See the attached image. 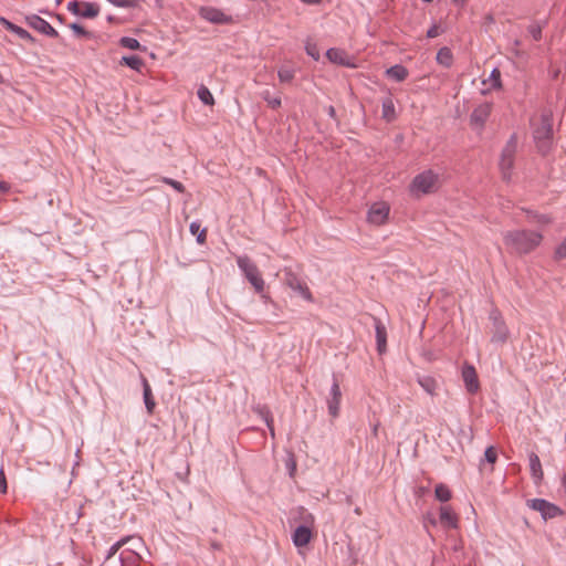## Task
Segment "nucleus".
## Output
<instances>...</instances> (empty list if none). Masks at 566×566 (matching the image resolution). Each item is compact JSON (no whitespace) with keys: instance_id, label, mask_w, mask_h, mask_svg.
Listing matches in <instances>:
<instances>
[{"instance_id":"obj_1","label":"nucleus","mask_w":566,"mask_h":566,"mask_svg":"<svg viewBox=\"0 0 566 566\" xmlns=\"http://www.w3.org/2000/svg\"><path fill=\"white\" fill-rule=\"evenodd\" d=\"M503 240L513 253L527 254L541 244L543 235L531 230H514L505 232Z\"/></svg>"},{"instance_id":"obj_2","label":"nucleus","mask_w":566,"mask_h":566,"mask_svg":"<svg viewBox=\"0 0 566 566\" xmlns=\"http://www.w3.org/2000/svg\"><path fill=\"white\" fill-rule=\"evenodd\" d=\"M533 137L537 147V150L542 155H546L552 147L553 139V118L549 112H544L541 115V123L534 129Z\"/></svg>"},{"instance_id":"obj_3","label":"nucleus","mask_w":566,"mask_h":566,"mask_svg":"<svg viewBox=\"0 0 566 566\" xmlns=\"http://www.w3.org/2000/svg\"><path fill=\"white\" fill-rule=\"evenodd\" d=\"M517 150V136L513 134L506 142L501 153L500 170L504 181H510L512 177V170L514 167L515 154Z\"/></svg>"},{"instance_id":"obj_4","label":"nucleus","mask_w":566,"mask_h":566,"mask_svg":"<svg viewBox=\"0 0 566 566\" xmlns=\"http://www.w3.org/2000/svg\"><path fill=\"white\" fill-rule=\"evenodd\" d=\"M237 264L243 272L245 279L251 283L256 293H262L264 290V281L260 274L256 264L247 255L237 258Z\"/></svg>"},{"instance_id":"obj_5","label":"nucleus","mask_w":566,"mask_h":566,"mask_svg":"<svg viewBox=\"0 0 566 566\" xmlns=\"http://www.w3.org/2000/svg\"><path fill=\"white\" fill-rule=\"evenodd\" d=\"M438 175L432 170L417 175L411 182V190L421 193H430L437 189Z\"/></svg>"},{"instance_id":"obj_6","label":"nucleus","mask_w":566,"mask_h":566,"mask_svg":"<svg viewBox=\"0 0 566 566\" xmlns=\"http://www.w3.org/2000/svg\"><path fill=\"white\" fill-rule=\"evenodd\" d=\"M67 10L74 15L94 19L99 13V6L95 2L71 1L67 3Z\"/></svg>"},{"instance_id":"obj_7","label":"nucleus","mask_w":566,"mask_h":566,"mask_svg":"<svg viewBox=\"0 0 566 566\" xmlns=\"http://www.w3.org/2000/svg\"><path fill=\"white\" fill-rule=\"evenodd\" d=\"M283 274V281L290 289L297 292L305 300L312 301V293L310 289L305 282H303L302 279H300L298 275L292 271V269L285 268Z\"/></svg>"},{"instance_id":"obj_8","label":"nucleus","mask_w":566,"mask_h":566,"mask_svg":"<svg viewBox=\"0 0 566 566\" xmlns=\"http://www.w3.org/2000/svg\"><path fill=\"white\" fill-rule=\"evenodd\" d=\"M25 23L33 30L49 36L59 38V32L44 19L38 14H29L24 18Z\"/></svg>"},{"instance_id":"obj_9","label":"nucleus","mask_w":566,"mask_h":566,"mask_svg":"<svg viewBox=\"0 0 566 566\" xmlns=\"http://www.w3.org/2000/svg\"><path fill=\"white\" fill-rule=\"evenodd\" d=\"M490 319L492 321V338L493 343H504L507 338V327L501 317L499 311L494 310L490 313Z\"/></svg>"},{"instance_id":"obj_10","label":"nucleus","mask_w":566,"mask_h":566,"mask_svg":"<svg viewBox=\"0 0 566 566\" xmlns=\"http://www.w3.org/2000/svg\"><path fill=\"white\" fill-rule=\"evenodd\" d=\"M530 506L533 510L538 511L544 520L553 518L563 514V511L558 506L543 499L531 500Z\"/></svg>"},{"instance_id":"obj_11","label":"nucleus","mask_w":566,"mask_h":566,"mask_svg":"<svg viewBox=\"0 0 566 566\" xmlns=\"http://www.w3.org/2000/svg\"><path fill=\"white\" fill-rule=\"evenodd\" d=\"M389 207L385 202L374 203L367 214V220L376 226L385 223L388 218Z\"/></svg>"},{"instance_id":"obj_12","label":"nucleus","mask_w":566,"mask_h":566,"mask_svg":"<svg viewBox=\"0 0 566 566\" xmlns=\"http://www.w3.org/2000/svg\"><path fill=\"white\" fill-rule=\"evenodd\" d=\"M342 391L339 388L338 380L334 377L333 385L331 387L329 398H327L328 413L336 418L339 415Z\"/></svg>"},{"instance_id":"obj_13","label":"nucleus","mask_w":566,"mask_h":566,"mask_svg":"<svg viewBox=\"0 0 566 566\" xmlns=\"http://www.w3.org/2000/svg\"><path fill=\"white\" fill-rule=\"evenodd\" d=\"M491 111H492L491 103L480 104L479 106H476L473 109V112L470 116L471 124L475 125L478 127H483L491 114Z\"/></svg>"},{"instance_id":"obj_14","label":"nucleus","mask_w":566,"mask_h":566,"mask_svg":"<svg viewBox=\"0 0 566 566\" xmlns=\"http://www.w3.org/2000/svg\"><path fill=\"white\" fill-rule=\"evenodd\" d=\"M462 378L469 392L474 394L479 390L480 384L478 375L475 368L472 365L465 364L463 366Z\"/></svg>"},{"instance_id":"obj_15","label":"nucleus","mask_w":566,"mask_h":566,"mask_svg":"<svg viewBox=\"0 0 566 566\" xmlns=\"http://www.w3.org/2000/svg\"><path fill=\"white\" fill-rule=\"evenodd\" d=\"M200 14L205 20L217 24H227L231 21V17L224 14L221 10L216 8H201Z\"/></svg>"},{"instance_id":"obj_16","label":"nucleus","mask_w":566,"mask_h":566,"mask_svg":"<svg viewBox=\"0 0 566 566\" xmlns=\"http://www.w3.org/2000/svg\"><path fill=\"white\" fill-rule=\"evenodd\" d=\"M0 23L10 32L17 34L20 39L24 40V41H28L30 43H35V38L30 33L28 32L27 30H24L23 28L12 23L11 21H9L8 19L3 18V17H0Z\"/></svg>"},{"instance_id":"obj_17","label":"nucleus","mask_w":566,"mask_h":566,"mask_svg":"<svg viewBox=\"0 0 566 566\" xmlns=\"http://www.w3.org/2000/svg\"><path fill=\"white\" fill-rule=\"evenodd\" d=\"M440 523L443 527L458 528L459 518L451 506L443 505L440 507Z\"/></svg>"},{"instance_id":"obj_18","label":"nucleus","mask_w":566,"mask_h":566,"mask_svg":"<svg viewBox=\"0 0 566 566\" xmlns=\"http://www.w3.org/2000/svg\"><path fill=\"white\" fill-rule=\"evenodd\" d=\"M373 321L375 323L377 349L379 354H382L387 347V331L385 325L378 317L373 316Z\"/></svg>"},{"instance_id":"obj_19","label":"nucleus","mask_w":566,"mask_h":566,"mask_svg":"<svg viewBox=\"0 0 566 566\" xmlns=\"http://www.w3.org/2000/svg\"><path fill=\"white\" fill-rule=\"evenodd\" d=\"M292 538L295 546L303 547L310 543L312 531L305 525H300L295 528Z\"/></svg>"},{"instance_id":"obj_20","label":"nucleus","mask_w":566,"mask_h":566,"mask_svg":"<svg viewBox=\"0 0 566 566\" xmlns=\"http://www.w3.org/2000/svg\"><path fill=\"white\" fill-rule=\"evenodd\" d=\"M326 56L332 63L343 66L352 65L349 55L344 50L336 48L328 49L326 52Z\"/></svg>"},{"instance_id":"obj_21","label":"nucleus","mask_w":566,"mask_h":566,"mask_svg":"<svg viewBox=\"0 0 566 566\" xmlns=\"http://www.w3.org/2000/svg\"><path fill=\"white\" fill-rule=\"evenodd\" d=\"M530 469L535 483H539L543 480V469L541 460L535 452H531L530 457Z\"/></svg>"},{"instance_id":"obj_22","label":"nucleus","mask_w":566,"mask_h":566,"mask_svg":"<svg viewBox=\"0 0 566 566\" xmlns=\"http://www.w3.org/2000/svg\"><path fill=\"white\" fill-rule=\"evenodd\" d=\"M143 396H144V402L147 409V412L151 415L154 412V409L156 407V402L151 392L150 385L148 380L143 376Z\"/></svg>"},{"instance_id":"obj_23","label":"nucleus","mask_w":566,"mask_h":566,"mask_svg":"<svg viewBox=\"0 0 566 566\" xmlns=\"http://www.w3.org/2000/svg\"><path fill=\"white\" fill-rule=\"evenodd\" d=\"M381 107H382V118L386 122L390 123L396 119V109H395V104H394L391 97L384 98L382 103H381Z\"/></svg>"},{"instance_id":"obj_24","label":"nucleus","mask_w":566,"mask_h":566,"mask_svg":"<svg viewBox=\"0 0 566 566\" xmlns=\"http://www.w3.org/2000/svg\"><path fill=\"white\" fill-rule=\"evenodd\" d=\"M388 77L395 80L396 82H402L408 76V70L400 64H396L387 70Z\"/></svg>"},{"instance_id":"obj_25","label":"nucleus","mask_w":566,"mask_h":566,"mask_svg":"<svg viewBox=\"0 0 566 566\" xmlns=\"http://www.w3.org/2000/svg\"><path fill=\"white\" fill-rule=\"evenodd\" d=\"M418 384L421 388L431 396L436 395L438 388L437 380L431 376H422L418 378Z\"/></svg>"},{"instance_id":"obj_26","label":"nucleus","mask_w":566,"mask_h":566,"mask_svg":"<svg viewBox=\"0 0 566 566\" xmlns=\"http://www.w3.org/2000/svg\"><path fill=\"white\" fill-rule=\"evenodd\" d=\"M120 65H126L135 71H140L145 65L144 60L138 55L123 56L119 61Z\"/></svg>"},{"instance_id":"obj_27","label":"nucleus","mask_w":566,"mask_h":566,"mask_svg":"<svg viewBox=\"0 0 566 566\" xmlns=\"http://www.w3.org/2000/svg\"><path fill=\"white\" fill-rule=\"evenodd\" d=\"M437 62L444 67H450L452 65L453 54L448 46H443L438 51Z\"/></svg>"},{"instance_id":"obj_28","label":"nucleus","mask_w":566,"mask_h":566,"mask_svg":"<svg viewBox=\"0 0 566 566\" xmlns=\"http://www.w3.org/2000/svg\"><path fill=\"white\" fill-rule=\"evenodd\" d=\"M434 495L440 502H448L452 496L450 489L443 483L436 485Z\"/></svg>"},{"instance_id":"obj_29","label":"nucleus","mask_w":566,"mask_h":566,"mask_svg":"<svg viewBox=\"0 0 566 566\" xmlns=\"http://www.w3.org/2000/svg\"><path fill=\"white\" fill-rule=\"evenodd\" d=\"M277 76L281 83H291L295 76V71L289 66H281L277 71Z\"/></svg>"},{"instance_id":"obj_30","label":"nucleus","mask_w":566,"mask_h":566,"mask_svg":"<svg viewBox=\"0 0 566 566\" xmlns=\"http://www.w3.org/2000/svg\"><path fill=\"white\" fill-rule=\"evenodd\" d=\"M197 95L205 105L212 106L214 104V98L207 86L200 85Z\"/></svg>"},{"instance_id":"obj_31","label":"nucleus","mask_w":566,"mask_h":566,"mask_svg":"<svg viewBox=\"0 0 566 566\" xmlns=\"http://www.w3.org/2000/svg\"><path fill=\"white\" fill-rule=\"evenodd\" d=\"M138 559L139 556L134 551L123 552L120 554V560L124 566H132L133 564H136Z\"/></svg>"},{"instance_id":"obj_32","label":"nucleus","mask_w":566,"mask_h":566,"mask_svg":"<svg viewBox=\"0 0 566 566\" xmlns=\"http://www.w3.org/2000/svg\"><path fill=\"white\" fill-rule=\"evenodd\" d=\"M261 96L272 109L281 107V97H272L270 91L262 92Z\"/></svg>"},{"instance_id":"obj_33","label":"nucleus","mask_w":566,"mask_h":566,"mask_svg":"<svg viewBox=\"0 0 566 566\" xmlns=\"http://www.w3.org/2000/svg\"><path fill=\"white\" fill-rule=\"evenodd\" d=\"M190 232L192 234L197 235L198 243H205L206 237H207V231H206V229H200V224L199 223L192 222L190 224Z\"/></svg>"},{"instance_id":"obj_34","label":"nucleus","mask_w":566,"mask_h":566,"mask_svg":"<svg viewBox=\"0 0 566 566\" xmlns=\"http://www.w3.org/2000/svg\"><path fill=\"white\" fill-rule=\"evenodd\" d=\"M119 43L123 48L129 49V50H139L142 48L138 40L129 36H123L119 40Z\"/></svg>"},{"instance_id":"obj_35","label":"nucleus","mask_w":566,"mask_h":566,"mask_svg":"<svg viewBox=\"0 0 566 566\" xmlns=\"http://www.w3.org/2000/svg\"><path fill=\"white\" fill-rule=\"evenodd\" d=\"M254 411L266 422H273V417L266 406H258Z\"/></svg>"},{"instance_id":"obj_36","label":"nucleus","mask_w":566,"mask_h":566,"mask_svg":"<svg viewBox=\"0 0 566 566\" xmlns=\"http://www.w3.org/2000/svg\"><path fill=\"white\" fill-rule=\"evenodd\" d=\"M70 29L74 32V34L78 38H91L92 33L85 30L81 24L78 23H71Z\"/></svg>"},{"instance_id":"obj_37","label":"nucleus","mask_w":566,"mask_h":566,"mask_svg":"<svg viewBox=\"0 0 566 566\" xmlns=\"http://www.w3.org/2000/svg\"><path fill=\"white\" fill-rule=\"evenodd\" d=\"M484 459L488 463L493 465L497 460V452L496 449L493 446H490L486 448L484 452Z\"/></svg>"},{"instance_id":"obj_38","label":"nucleus","mask_w":566,"mask_h":566,"mask_svg":"<svg viewBox=\"0 0 566 566\" xmlns=\"http://www.w3.org/2000/svg\"><path fill=\"white\" fill-rule=\"evenodd\" d=\"M161 181L166 185L171 186L175 190H177L180 193H184L186 191L185 186L180 181H177L168 177H164Z\"/></svg>"},{"instance_id":"obj_39","label":"nucleus","mask_w":566,"mask_h":566,"mask_svg":"<svg viewBox=\"0 0 566 566\" xmlns=\"http://www.w3.org/2000/svg\"><path fill=\"white\" fill-rule=\"evenodd\" d=\"M305 50H306V53L311 57H313L315 61L319 60L321 55H319V50H318L317 44L307 42L306 46H305Z\"/></svg>"},{"instance_id":"obj_40","label":"nucleus","mask_w":566,"mask_h":566,"mask_svg":"<svg viewBox=\"0 0 566 566\" xmlns=\"http://www.w3.org/2000/svg\"><path fill=\"white\" fill-rule=\"evenodd\" d=\"M554 258L556 260H563L566 258V238L563 240V242L556 248Z\"/></svg>"},{"instance_id":"obj_41","label":"nucleus","mask_w":566,"mask_h":566,"mask_svg":"<svg viewBox=\"0 0 566 566\" xmlns=\"http://www.w3.org/2000/svg\"><path fill=\"white\" fill-rule=\"evenodd\" d=\"M130 538L129 537H126V538H122L120 541L116 542L109 549V553H108V558L113 555H115L117 553V551L124 546Z\"/></svg>"},{"instance_id":"obj_42","label":"nucleus","mask_w":566,"mask_h":566,"mask_svg":"<svg viewBox=\"0 0 566 566\" xmlns=\"http://www.w3.org/2000/svg\"><path fill=\"white\" fill-rule=\"evenodd\" d=\"M491 80L493 81L492 86L494 88L501 87V73H500V71L497 69H494L491 72Z\"/></svg>"},{"instance_id":"obj_43","label":"nucleus","mask_w":566,"mask_h":566,"mask_svg":"<svg viewBox=\"0 0 566 566\" xmlns=\"http://www.w3.org/2000/svg\"><path fill=\"white\" fill-rule=\"evenodd\" d=\"M7 489H8L7 478H6V474H4V470L1 468L0 469V493L1 494L7 493Z\"/></svg>"},{"instance_id":"obj_44","label":"nucleus","mask_w":566,"mask_h":566,"mask_svg":"<svg viewBox=\"0 0 566 566\" xmlns=\"http://www.w3.org/2000/svg\"><path fill=\"white\" fill-rule=\"evenodd\" d=\"M530 33L532 34V36H533V39H534L535 41H539V40H541V38H542V30H541V28H539V27H534V25H532V27L530 28Z\"/></svg>"},{"instance_id":"obj_45","label":"nucleus","mask_w":566,"mask_h":566,"mask_svg":"<svg viewBox=\"0 0 566 566\" xmlns=\"http://www.w3.org/2000/svg\"><path fill=\"white\" fill-rule=\"evenodd\" d=\"M533 221L538 222V223L547 224V223L551 222V218L545 216V214H534L533 216Z\"/></svg>"},{"instance_id":"obj_46","label":"nucleus","mask_w":566,"mask_h":566,"mask_svg":"<svg viewBox=\"0 0 566 566\" xmlns=\"http://www.w3.org/2000/svg\"><path fill=\"white\" fill-rule=\"evenodd\" d=\"M439 27L438 25H432L428 31H427V36L432 39V38H436L439 35Z\"/></svg>"},{"instance_id":"obj_47","label":"nucleus","mask_w":566,"mask_h":566,"mask_svg":"<svg viewBox=\"0 0 566 566\" xmlns=\"http://www.w3.org/2000/svg\"><path fill=\"white\" fill-rule=\"evenodd\" d=\"M10 190V185L6 181H0V191L8 192Z\"/></svg>"},{"instance_id":"obj_48","label":"nucleus","mask_w":566,"mask_h":566,"mask_svg":"<svg viewBox=\"0 0 566 566\" xmlns=\"http://www.w3.org/2000/svg\"><path fill=\"white\" fill-rule=\"evenodd\" d=\"M266 427L269 428L270 430V434L272 438H274L275 436V432H274V427H273V422H266Z\"/></svg>"},{"instance_id":"obj_49","label":"nucleus","mask_w":566,"mask_h":566,"mask_svg":"<svg viewBox=\"0 0 566 566\" xmlns=\"http://www.w3.org/2000/svg\"><path fill=\"white\" fill-rule=\"evenodd\" d=\"M301 1L306 4H318L322 2V0H301Z\"/></svg>"},{"instance_id":"obj_50","label":"nucleus","mask_w":566,"mask_h":566,"mask_svg":"<svg viewBox=\"0 0 566 566\" xmlns=\"http://www.w3.org/2000/svg\"><path fill=\"white\" fill-rule=\"evenodd\" d=\"M328 115H329L331 117H335V115H336V111H335V108H334L333 106H329V107H328Z\"/></svg>"},{"instance_id":"obj_51","label":"nucleus","mask_w":566,"mask_h":566,"mask_svg":"<svg viewBox=\"0 0 566 566\" xmlns=\"http://www.w3.org/2000/svg\"><path fill=\"white\" fill-rule=\"evenodd\" d=\"M562 484H563V486L565 489V492H566V473L562 478Z\"/></svg>"},{"instance_id":"obj_52","label":"nucleus","mask_w":566,"mask_h":566,"mask_svg":"<svg viewBox=\"0 0 566 566\" xmlns=\"http://www.w3.org/2000/svg\"><path fill=\"white\" fill-rule=\"evenodd\" d=\"M454 3L463 6L465 3V0H452Z\"/></svg>"},{"instance_id":"obj_53","label":"nucleus","mask_w":566,"mask_h":566,"mask_svg":"<svg viewBox=\"0 0 566 566\" xmlns=\"http://www.w3.org/2000/svg\"><path fill=\"white\" fill-rule=\"evenodd\" d=\"M114 20H115V18H114L113 15H108V17H107V21H108V22H114Z\"/></svg>"},{"instance_id":"obj_54","label":"nucleus","mask_w":566,"mask_h":566,"mask_svg":"<svg viewBox=\"0 0 566 566\" xmlns=\"http://www.w3.org/2000/svg\"><path fill=\"white\" fill-rule=\"evenodd\" d=\"M355 513H356L357 515H360V514H361L360 509H359V507L355 509Z\"/></svg>"},{"instance_id":"obj_55","label":"nucleus","mask_w":566,"mask_h":566,"mask_svg":"<svg viewBox=\"0 0 566 566\" xmlns=\"http://www.w3.org/2000/svg\"><path fill=\"white\" fill-rule=\"evenodd\" d=\"M56 17H57L59 21H61V22L63 21V17L62 15L56 14Z\"/></svg>"},{"instance_id":"obj_56","label":"nucleus","mask_w":566,"mask_h":566,"mask_svg":"<svg viewBox=\"0 0 566 566\" xmlns=\"http://www.w3.org/2000/svg\"><path fill=\"white\" fill-rule=\"evenodd\" d=\"M520 43H521V42H520L518 40H515V41H514V45H520Z\"/></svg>"},{"instance_id":"obj_57","label":"nucleus","mask_w":566,"mask_h":566,"mask_svg":"<svg viewBox=\"0 0 566 566\" xmlns=\"http://www.w3.org/2000/svg\"><path fill=\"white\" fill-rule=\"evenodd\" d=\"M3 83V77L2 75L0 74V84Z\"/></svg>"},{"instance_id":"obj_58","label":"nucleus","mask_w":566,"mask_h":566,"mask_svg":"<svg viewBox=\"0 0 566 566\" xmlns=\"http://www.w3.org/2000/svg\"><path fill=\"white\" fill-rule=\"evenodd\" d=\"M424 2H431L432 0H423Z\"/></svg>"}]
</instances>
